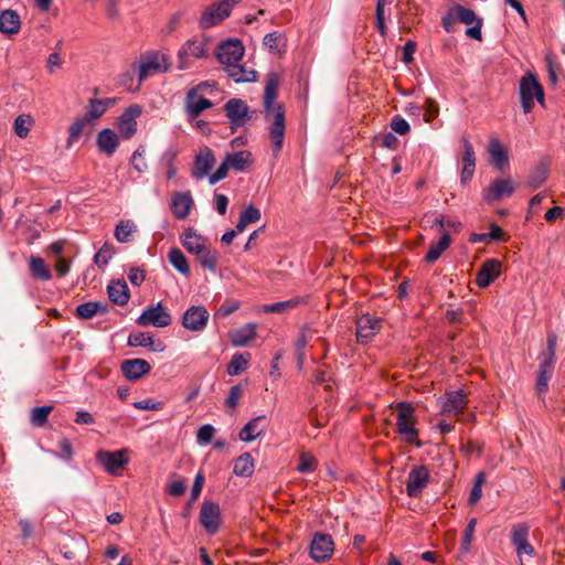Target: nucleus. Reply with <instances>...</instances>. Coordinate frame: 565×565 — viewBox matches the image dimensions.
<instances>
[{
  "label": "nucleus",
  "instance_id": "f257e3e1",
  "mask_svg": "<svg viewBox=\"0 0 565 565\" xmlns=\"http://www.w3.org/2000/svg\"><path fill=\"white\" fill-rule=\"evenodd\" d=\"M279 76L270 73L267 76L264 90L265 119L269 124L268 132L273 142V152L277 156L284 146L285 139V110L281 104H276L278 96Z\"/></svg>",
  "mask_w": 565,
  "mask_h": 565
},
{
  "label": "nucleus",
  "instance_id": "f03ea898",
  "mask_svg": "<svg viewBox=\"0 0 565 565\" xmlns=\"http://www.w3.org/2000/svg\"><path fill=\"white\" fill-rule=\"evenodd\" d=\"M396 408V433L401 436L403 441L420 447L422 444L418 439V430L415 427L417 416L414 406L407 402H399Z\"/></svg>",
  "mask_w": 565,
  "mask_h": 565
},
{
  "label": "nucleus",
  "instance_id": "7ed1b4c3",
  "mask_svg": "<svg viewBox=\"0 0 565 565\" xmlns=\"http://www.w3.org/2000/svg\"><path fill=\"white\" fill-rule=\"evenodd\" d=\"M210 39L205 35H195L189 39L178 52V67L180 70L189 68L194 60L207 56V44Z\"/></svg>",
  "mask_w": 565,
  "mask_h": 565
},
{
  "label": "nucleus",
  "instance_id": "20e7f679",
  "mask_svg": "<svg viewBox=\"0 0 565 565\" xmlns=\"http://www.w3.org/2000/svg\"><path fill=\"white\" fill-rule=\"evenodd\" d=\"M241 0H218L206 7L200 19L199 26L201 29H210L222 23L226 18L230 17L233 8Z\"/></svg>",
  "mask_w": 565,
  "mask_h": 565
},
{
  "label": "nucleus",
  "instance_id": "39448f33",
  "mask_svg": "<svg viewBox=\"0 0 565 565\" xmlns=\"http://www.w3.org/2000/svg\"><path fill=\"white\" fill-rule=\"evenodd\" d=\"M520 99L525 114L534 107V99L544 104V89L533 73H527L520 79Z\"/></svg>",
  "mask_w": 565,
  "mask_h": 565
},
{
  "label": "nucleus",
  "instance_id": "423d86ee",
  "mask_svg": "<svg viewBox=\"0 0 565 565\" xmlns=\"http://www.w3.org/2000/svg\"><path fill=\"white\" fill-rule=\"evenodd\" d=\"M223 109L226 118L228 119L232 132H235L238 128L248 122L255 113L250 111L246 102L241 98L228 99Z\"/></svg>",
  "mask_w": 565,
  "mask_h": 565
},
{
  "label": "nucleus",
  "instance_id": "0eeeda50",
  "mask_svg": "<svg viewBox=\"0 0 565 565\" xmlns=\"http://www.w3.org/2000/svg\"><path fill=\"white\" fill-rule=\"evenodd\" d=\"M169 66V58L164 53L148 52L141 55L138 65L139 82H143L147 77L154 74L167 72Z\"/></svg>",
  "mask_w": 565,
  "mask_h": 565
},
{
  "label": "nucleus",
  "instance_id": "6e6552de",
  "mask_svg": "<svg viewBox=\"0 0 565 565\" xmlns=\"http://www.w3.org/2000/svg\"><path fill=\"white\" fill-rule=\"evenodd\" d=\"M245 49L239 40H227L217 45L215 55L217 61L224 65V70L231 65L241 62Z\"/></svg>",
  "mask_w": 565,
  "mask_h": 565
},
{
  "label": "nucleus",
  "instance_id": "1a4fd4ad",
  "mask_svg": "<svg viewBox=\"0 0 565 565\" xmlns=\"http://www.w3.org/2000/svg\"><path fill=\"white\" fill-rule=\"evenodd\" d=\"M172 322L171 315L166 310L161 302L143 310L137 319V323L142 327L153 326L157 328H166Z\"/></svg>",
  "mask_w": 565,
  "mask_h": 565
},
{
  "label": "nucleus",
  "instance_id": "9d476101",
  "mask_svg": "<svg viewBox=\"0 0 565 565\" xmlns=\"http://www.w3.org/2000/svg\"><path fill=\"white\" fill-rule=\"evenodd\" d=\"M430 480V473L426 466L414 467L407 476L406 493L411 498H419Z\"/></svg>",
  "mask_w": 565,
  "mask_h": 565
},
{
  "label": "nucleus",
  "instance_id": "9b49d317",
  "mask_svg": "<svg viewBox=\"0 0 565 565\" xmlns=\"http://www.w3.org/2000/svg\"><path fill=\"white\" fill-rule=\"evenodd\" d=\"M221 509L218 503L204 501L200 511V523L209 534H215L221 526Z\"/></svg>",
  "mask_w": 565,
  "mask_h": 565
},
{
  "label": "nucleus",
  "instance_id": "f8f14e48",
  "mask_svg": "<svg viewBox=\"0 0 565 565\" xmlns=\"http://www.w3.org/2000/svg\"><path fill=\"white\" fill-rule=\"evenodd\" d=\"M96 459L105 468V470L111 475H119L128 463L126 450H100L97 452Z\"/></svg>",
  "mask_w": 565,
  "mask_h": 565
},
{
  "label": "nucleus",
  "instance_id": "ddd939ff",
  "mask_svg": "<svg viewBox=\"0 0 565 565\" xmlns=\"http://www.w3.org/2000/svg\"><path fill=\"white\" fill-rule=\"evenodd\" d=\"M334 550V543L329 534L317 533L310 544V555L316 562H326Z\"/></svg>",
  "mask_w": 565,
  "mask_h": 565
},
{
  "label": "nucleus",
  "instance_id": "4468645a",
  "mask_svg": "<svg viewBox=\"0 0 565 565\" xmlns=\"http://www.w3.org/2000/svg\"><path fill=\"white\" fill-rule=\"evenodd\" d=\"M515 191L514 181L508 179H495L483 191V199L488 203L498 202L505 196H511Z\"/></svg>",
  "mask_w": 565,
  "mask_h": 565
},
{
  "label": "nucleus",
  "instance_id": "2eb2a0df",
  "mask_svg": "<svg viewBox=\"0 0 565 565\" xmlns=\"http://www.w3.org/2000/svg\"><path fill=\"white\" fill-rule=\"evenodd\" d=\"M215 156L211 148H202L194 158L191 174L195 180H202L210 175V171L215 164Z\"/></svg>",
  "mask_w": 565,
  "mask_h": 565
},
{
  "label": "nucleus",
  "instance_id": "dca6fc26",
  "mask_svg": "<svg viewBox=\"0 0 565 565\" xmlns=\"http://www.w3.org/2000/svg\"><path fill=\"white\" fill-rule=\"evenodd\" d=\"M382 328V320L371 315H363L356 320V340L367 343Z\"/></svg>",
  "mask_w": 565,
  "mask_h": 565
},
{
  "label": "nucleus",
  "instance_id": "f3484780",
  "mask_svg": "<svg viewBox=\"0 0 565 565\" xmlns=\"http://www.w3.org/2000/svg\"><path fill=\"white\" fill-rule=\"evenodd\" d=\"M209 311L203 306H192L182 317V326L191 331H202L209 321Z\"/></svg>",
  "mask_w": 565,
  "mask_h": 565
},
{
  "label": "nucleus",
  "instance_id": "a211bd4d",
  "mask_svg": "<svg viewBox=\"0 0 565 565\" xmlns=\"http://www.w3.org/2000/svg\"><path fill=\"white\" fill-rule=\"evenodd\" d=\"M141 115L139 105H131L125 109L118 119V130L125 139L131 138L137 131L136 119Z\"/></svg>",
  "mask_w": 565,
  "mask_h": 565
},
{
  "label": "nucleus",
  "instance_id": "6ab92c4d",
  "mask_svg": "<svg viewBox=\"0 0 565 565\" xmlns=\"http://www.w3.org/2000/svg\"><path fill=\"white\" fill-rule=\"evenodd\" d=\"M204 85L205 84L202 83V84L198 85L196 87H192L186 93V99H185L186 114L192 119L199 117L205 109H209L213 106L212 102L205 97H200L196 99L199 89Z\"/></svg>",
  "mask_w": 565,
  "mask_h": 565
},
{
  "label": "nucleus",
  "instance_id": "aec40b11",
  "mask_svg": "<svg viewBox=\"0 0 565 565\" xmlns=\"http://www.w3.org/2000/svg\"><path fill=\"white\" fill-rule=\"evenodd\" d=\"M468 398L463 391H451L445 394L441 403L443 413L458 415L463 412Z\"/></svg>",
  "mask_w": 565,
  "mask_h": 565
},
{
  "label": "nucleus",
  "instance_id": "412c9836",
  "mask_svg": "<svg viewBox=\"0 0 565 565\" xmlns=\"http://www.w3.org/2000/svg\"><path fill=\"white\" fill-rule=\"evenodd\" d=\"M501 263L498 259H487L476 276V284L480 288L488 287L495 278L499 277Z\"/></svg>",
  "mask_w": 565,
  "mask_h": 565
},
{
  "label": "nucleus",
  "instance_id": "4be33fe9",
  "mask_svg": "<svg viewBox=\"0 0 565 565\" xmlns=\"http://www.w3.org/2000/svg\"><path fill=\"white\" fill-rule=\"evenodd\" d=\"M150 371L151 365L143 359H130L121 363V372L130 381H137Z\"/></svg>",
  "mask_w": 565,
  "mask_h": 565
},
{
  "label": "nucleus",
  "instance_id": "5701e85b",
  "mask_svg": "<svg viewBox=\"0 0 565 565\" xmlns=\"http://www.w3.org/2000/svg\"><path fill=\"white\" fill-rule=\"evenodd\" d=\"M193 199L190 192H175L171 199V210L175 218L184 220L190 214Z\"/></svg>",
  "mask_w": 565,
  "mask_h": 565
},
{
  "label": "nucleus",
  "instance_id": "b1692460",
  "mask_svg": "<svg viewBox=\"0 0 565 565\" xmlns=\"http://www.w3.org/2000/svg\"><path fill=\"white\" fill-rule=\"evenodd\" d=\"M128 345L148 348L150 351L153 352H162L166 349V345L162 341L154 340L147 332L131 333L128 338Z\"/></svg>",
  "mask_w": 565,
  "mask_h": 565
},
{
  "label": "nucleus",
  "instance_id": "393cba45",
  "mask_svg": "<svg viewBox=\"0 0 565 565\" xmlns=\"http://www.w3.org/2000/svg\"><path fill=\"white\" fill-rule=\"evenodd\" d=\"M462 147H463V154H462V171H461V182L466 183L469 181L473 173L476 168V156L472 145L467 138H462L461 140Z\"/></svg>",
  "mask_w": 565,
  "mask_h": 565
},
{
  "label": "nucleus",
  "instance_id": "a878e982",
  "mask_svg": "<svg viewBox=\"0 0 565 565\" xmlns=\"http://www.w3.org/2000/svg\"><path fill=\"white\" fill-rule=\"evenodd\" d=\"M21 29V19L17 11L6 9L0 13V32L9 36L18 34Z\"/></svg>",
  "mask_w": 565,
  "mask_h": 565
},
{
  "label": "nucleus",
  "instance_id": "bb28decb",
  "mask_svg": "<svg viewBox=\"0 0 565 565\" xmlns=\"http://www.w3.org/2000/svg\"><path fill=\"white\" fill-rule=\"evenodd\" d=\"M96 145L100 152L111 156L119 146V139L114 130L105 128L98 132Z\"/></svg>",
  "mask_w": 565,
  "mask_h": 565
},
{
  "label": "nucleus",
  "instance_id": "cd10ccee",
  "mask_svg": "<svg viewBox=\"0 0 565 565\" xmlns=\"http://www.w3.org/2000/svg\"><path fill=\"white\" fill-rule=\"evenodd\" d=\"M228 77L233 78L236 83H252L257 79V72L253 68H248L239 62L225 68Z\"/></svg>",
  "mask_w": 565,
  "mask_h": 565
},
{
  "label": "nucleus",
  "instance_id": "c85d7f7f",
  "mask_svg": "<svg viewBox=\"0 0 565 565\" xmlns=\"http://www.w3.org/2000/svg\"><path fill=\"white\" fill-rule=\"evenodd\" d=\"M115 100L111 98H104V99H96L90 98L88 100V105L86 107V111L84 116H86L90 122L94 125V122L99 119L107 110L108 108L114 105Z\"/></svg>",
  "mask_w": 565,
  "mask_h": 565
},
{
  "label": "nucleus",
  "instance_id": "c756f323",
  "mask_svg": "<svg viewBox=\"0 0 565 565\" xmlns=\"http://www.w3.org/2000/svg\"><path fill=\"white\" fill-rule=\"evenodd\" d=\"M109 300L118 306L128 302L130 294L127 284L124 280H113L107 287Z\"/></svg>",
  "mask_w": 565,
  "mask_h": 565
},
{
  "label": "nucleus",
  "instance_id": "7c9ffc66",
  "mask_svg": "<svg viewBox=\"0 0 565 565\" xmlns=\"http://www.w3.org/2000/svg\"><path fill=\"white\" fill-rule=\"evenodd\" d=\"M488 152L490 156V163L495 169L502 170L508 164V153L498 139L492 138L489 141Z\"/></svg>",
  "mask_w": 565,
  "mask_h": 565
},
{
  "label": "nucleus",
  "instance_id": "2f4dec72",
  "mask_svg": "<svg viewBox=\"0 0 565 565\" xmlns=\"http://www.w3.org/2000/svg\"><path fill=\"white\" fill-rule=\"evenodd\" d=\"M266 416H257L250 419L239 431V439L243 441H253L259 437L264 431L263 423Z\"/></svg>",
  "mask_w": 565,
  "mask_h": 565
},
{
  "label": "nucleus",
  "instance_id": "473e14b6",
  "mask_svg": "<svg viewBox=\"0 0 565 565\" xmlns=\"http://www.w3.org/2000/svg\"><path fill=\"white\" fill-rule=\"evenodd\" d=\"M181 242L183 247L190 254L194 255H198L206 246L204 244V238L201 235H198L192 228H188L184 231L181 237Z\"/></svg>",
  "mask_w": 565,
  "mask_h": 565
},
{
  "label": "nucleus",
  "instance_id": "72a5a7b5",
  "mask_svg": "<svg viewBox=\"0 0 565 565\" xmlns=\"http://www.w3.org/2000/svg\"><path fill=\"white\" fill-rule=\"evenodd\" d=\"M305 303H307L306 297H295L286 301L265 305L263 307V311L267 313H282Z\"/></svg>",
  "mask_w": 565,
  "mask_h": 565
},
{
  "label": "nucleus",
  "instance_id": "f704fd0d",
  "mask_svg": "<svg viewBox=\"0 0 565 565\" xmlns=\"http://www.w3.org/2000/svg\"><path fill=\"white\" fill-rule=\"evenodd\" d=\"M225 159L231 169L239 172L245 171L253 162L252 153L247 150L227 153Z\"/></svg>",
  "mask_w": 565,
  "mask_h": 565
},
{
  "label": "nucleus",
  "instance_id": "c9c22d12",
  "mask_svg": "<svg viewBox=\"0 0 565 565\" xmlns=\"http://www.w3.org/2000/svg\"><path fill=\"white\" fill-rule=\"evenodd\" d=\"M256 335V326L247 323L231 333V341L235 347H244Z\"/></svg>",
  "mask_w": 565,
  "mask_h": 565
},
{
  "label": "nucleus",
  "instance_id": "e433bc0d",
  "mask_svg": "<svg viewBox=\"0 0 565 565\" xmlns=\"http://www.w3.org/2000/svg\"><path fill=\"white\" fill-rule=\"evenodd\" d=\"M29 267L31 276L34 279L47 281L52 278L50 268L45 265L44 259L39 256H32L30 258Z\"/></svg>",
  "mask_w": 565,
  "mask_h": 565
},
{
  "label": "nucleus",
  "instance_id": "4c0bfd02",
  "mask_svg": "<svg viewBox=\"0 0 565 565\" xmlns=\"http://www.w3.org/2000/svg\"><path fill=\"white\" fill-rule=\"evenodd\" d=\"M548 172V163L546 161H541L539 164L535 166L533 171L530 173L527 178V185L533 190L542 186L547 179Z\"/></svg>",
  "mask_w": 565,
  "mask_h": 565
},
{
  "label": "nucleus",
  "instance_id": "58836bf2",
  "mask_svg": "<svg viewBox=\"0 0 565 565\" xmlns=\"http://www.w3.org/2000/svg\"><path fill=\"white\" fill-rule=\"evenodd\" d=\"M451 238L445 233L438 242L431 243L425 256L427 263H435L441 254L450 246Z\"/></svg>",
  "mask_w": 565,
  "mask_h": 565
},
{
  "label": "nucleus",
  "instance_id": "ea45409f",
  "mask_svg": "<svg viewBox=\"0 0 565 565\" xmlns=\"http://www.w3.org/2000/svg\"><path fill=\"white\" fill-rule=\"evenodd\" d=\"M196 256L200 265L203 268L209 269L211 273L216 271L220 259V253L217 250L205 246Z\"/></svg>",
  "mask_w": 565,
  "mask_h": 565
},
{
  "label": "nucleus",
  "instance_id": "a19ab883",
  "mask_svg": "<svg viewBox=\"0 0 565 565\" xmlns=\"http://www.w3.org/2000/svg\"><path fill=\"white\" fill-rule=\"evenodd\" d=\"M97 312H107V305L97 301H88L77 306L76 308V316L81 319H90Z\"/></svg>",
  "mask_w": 565,
  "mask_h": 565
},
{
  "label": "nucleus",
  "instance_id": "79ce46f5",
  "mask_svg": "<svg viewBox=\"0 0 565 565\" xmlns=\"http://www.w3.org/2000/svg\"><path fill=\"white\" fill-rule=\"evenodd\" d=\"M92 125L93 124L86 116L77 117L68 128L67 146L70 147L76 142L81 138L84 129Z\"/></svg>",
  "mask_w": 565,
  "mask_h": 565
},
{
  "label": "nucleus",
  "instance_id": "37998d69",
  "mask_svg": "<svg viewBox=\"0 0 565 565\" xmlns=\"http://www.w3.org/2000/svg\"><path fill=\"white\" fill-rule=\"evenodd\" d=\"M254 472V460L250 454L241 455L234 462V473L239 477H250Z\"/></svg>",
  "mask_w": 565,
  "mask_h": 565
},
{
  "label": "nucleus",
  "instance_id": "c03bdc74",
  "mask_svg": "<svg viewBox=\"0 0 565 565\" xmlns=\"http://www.w3.org/2000/svg\"><path fill=\"white\" fill-rule=\"evenodd\" d=\"M168 258H169V262L171 263V265L178 271H180L184 276H189L190 266H189L186 257L184 256V254L182 253L181 249H179L177 247L171 248L169 252Z\"/></svg>",
  "mask_w": 565,
  "mask_h": 565
},
{
  "label": "nucleus",
  "instance_id": "a18cd8bd",
  "mask_svg": "<svg viewBox=\"0 0 565 565\" xmlns=\"http://www.w3.org/2000/svg\"><path fill=\"white\" fill-rule=\"evenodd\" d=\"M249 363V353L242 354L236 353L232 356L228 365L227 373L232 376H236L245 371Z\"/></svg>",
  "mask_w": 565,
  "mask_h": 565
},
{
  "label": "nucleus",
  "instance_id": "49530a36",
  "mask_svg": "<svg viewBox=\"0 0 565 565\" xmlns=\"http://www.w3.org/2000/svg\"><path fill=\"white\" fill-rule=\"evenodd\" d=\"M34 124V120L31 115L29 114H22L19 115L13 124L14 132L20 138H26L32 126Z\"/></svg>",
  "mask_w": 565,
  "mask_h": 565
},
{
  "label": "nucleus",
  "instance_id": "de8ad7c7",
  "mask_svg": "<svg viewBox=\"0 0 565 565\" xmlns=\"http://www.w3.org/2000/svg\"><path fill=\"white\" fill-rule=\"evenodd\" d=\"M136 225L131 221H120L115 228V237L120 243H127L131 239Z\"/></svg>",
  "mask_w": 565,
  "mask_h": 565
},
{
  "label": "nucleus",
  "instance_id": "09e8293b",
  "mask_svg": "<svg viewBox=\"0 0 565 565\" xmlns=\"http://www.w3.org/2000/svg\"><path fill=\"white\" fill-rule=\"evenodd\" d=\"M452 12H455L456 18L459 22L471 25L477 23L478 20H482L481 18H478L473 10L466 8L460 4H456L452 8Z\"/></svg>",
  "mask_w": 565,
  "mask_h": 565
},
{
  "label": "nucleus",
  "instance_id": "8fccbe9b",
  "mask_svg": "<svg viewBox=\"0 0 565 565\" xmlns=\"http://www.w3.org/2000/svg\"><path fill=\"white\" fill-rule=\"evenodd\" d=\"M393 0H377L376 11H375V24L376 29L382 36L386 35V24H385V11L384 8L386 6H391Z\"/></svg>",
  "mask_w": 565,
  "mask_h": 565
},
{
  "label": "nucleus",
  "instance_id": "3c124183",
  "mask_svg": "<svg viewBox=\"0 0 565 565\" xmlns=\"http://www.w3.org/2000/svg\"><path fill=\"white\" fill-rule=\"evenodd\" d=\"M530 527L525 523H518L511 530V542L515 546H520L529 540Z\"/></svg>",
  "mask_w": 565,
  "mask_h": 565
},
{
  "label": "nucleus",
  "instance_id": "603ef678",
  "mask_svg": "<svg viewBox=\"0 0 565 565\" xmlns=\"http://www.w3.org/2000/svg\"><path fill=\"white\" fill-rule=\"evenodd\" d=\"M52 411L53 406L51 405L34 407L31 411V423L36 427L44 426Z\"/></svg>",
  "mask_w": 565,
  "mask_h": 565
},
{
  "label": "nucleus",
  "instance_id": "864d4df0",
  "mask_svg": "<svg viewBox=\"0 0 565 565\" xmlns=\"http://www.w3.org/2000/svg\"><path fill=\"white\" fill-rule=\"evenodd\" d=\"M114 245L111 243H104V245L100 247V249L95 254L94 256V263L98 267H103L108 264L109 259L111 258V255L114 254Z\"/></svg>",
  "mask_w": 565,
  "mask_h": 565
},
{
  "label": "nucleus",
  "instance_id": "5fc2aeb1",
  "mask_svg": "<svg viewBox=\"0 0 565 565\" xmlns=\"http://www.w3.org/2000/svg\"><path fill=\"white\" fill-rule=\"evenodd\" d=\"M484 481H486V475L483 471H480L476 476L473 487L470 491L469 500H468L469 504L475 505L481 499L482 484L484 483Z\"/></svg>",
  "mask_w": 565,
  "mask_h": 565
},
{
  "label": "nucleus",
  "instance_id": "6e6d98bb",
  "mask_svg": "<svg viewBox=\"0 0 565 565\" xmlns=\"http://www.w3.org/2000/svg\"><path fill=\"white\" fill-rule=\"evenodd\" d=\"M476 525H477V519H471V520H469V522L463 531L461 545H460V550L463 553H467L470 551Z\"/></svg>",
  "mask_w": 565,
  "mask_h": 565
},
{
  "label": "nucleus",
  "instance_id": "4d7b16f0",
  "mask_svg": "<svg viewBox=\"0 0 565 565\" xmlns=\"http://www.w3.org/2000/svg\"><path fill=\"white\" fill-rule=\"evenodd\" d=\"M317 467V461L313 456L302 452L299 458L297 470L301 473L312 472Z\"/></svg>",
  "mask_w": 565,
  "mask_h": 565
},
{
  "label": "nucleus",
  "instance_id": "13d9d810",
  "mask_svg": "<svg viewBox=\"0 0 565 565\" xmlns=\"http://www.w3.org/2000/svg\"><path fill=\"white\" fill-rule=\"evenodd\" d=\"M215 434V428L212 425H203L199 428L196 434L198 443L207 445L212 441Z\"/></svg>",
  "mask_w": 565,
  "mask_h": 565
},
{
  "label": "nucleus",
  "instance_id": "bf43d9fd",
  "mask_svg": "<svg viewBox=\"0 0 565 565\" xmlns=\"http://www.w3.org/2000/svg\"><path fill=\"white\" fill-rule=\"evenodd\" d=\"M230 169H231V167L227 163V160L224 159L223 162L220 164V167L215 170V172H213L209 175L210 184H215L218 181L225 179L227 177Z\"/></svg>",
  "mask_w": 565,
  "mask_h": 565
},
{
  "label": "nucleus",
  "instance_id": "052dcab7",
  "mask_svg": "<svg viewBox=\"0 0 565 565\" xmlns=\"http://www.w3.org/2000/svg\"><path fill=\"white\" fill-rule=\"evenodd\" d=\"M131 164L139 172H143L147 169V162L145 160V149L139 147L131 157Z\"/></svg>",
  "mask_w": 565,
  "mask_h": 565
},
{
  "label": "nucleus",
  "instance_id": "680f3d73",
  "mask_svg": "<svg viewBox=\"0 0 565 565\" xmlns=\"http://www.w3.org/2000/svg\"><path fill=\"white\" fill-rule=\"evenodd\" d=\"M260 210L254 205H248L239 215L248 225L260 220Z\"/></svg>",
  "mask_w": 565,
  "mask_h": 565
},
{
  "label": "nucleus",
  "instance_id": "e2e57ef3",
  "mask_svg": "<svg viewBox=\"0 0 565 565\" xmlns=\"http://www.w3.org/2000/svg\"><path fill=\"white\" fill-rule=\"evenodd\" d=\"M425 121L430 122L433 119H435L438 116L439 113V106L436 100L433 98H427L425 100Z\"/></svg>",
  "mask_w": 565,
  "mask_h": 565
},
{
  "label": "nucleus",
  "instance_id": "0e129e2a",
  "mask_svg": "<svg viewBox=\"0 0 565 565\" xmlns=\"http://www.w3.org/2000/svg\"><path fill=\"white\" fill-rule=\"evenodd\" d=\"M243 395V387L241 385H234L230 390V394L227 398L225 399V405L235 408L238 404V401L241 399Z\"/></svg>",
  "mask_w": 565,
  "mask_h": 565
},
{
  "label": "nucleus",
  "instance_id": "69168bd1",
  "mask_svg": "<svg viewBox=\"0 0 565 565\" xmlns=\"http://www.w3.org/2000/svg\"><path fill=\"white\" fill-rule=\"evenodd\" d=\"M391 128L399 135H406L411 130L409 124L402 117L396 116L391 121Z\"/></svg>",
  "mask_w": 565,
  "mask_h": 565
},
{
  "label": "nucleus",
  "instance_id": "338daca9",
  "mask_svg": "<svg viewBox=\"0 0 565 565\" xmlns=\"http://www.w3.org/2000/svg\"><path fill=\"white\" fill-rule=\"evenodd\" d=\"M134 406L137 409L159 411V409H162L163 403L162 402H156L152 398H147V399L135 402Z\"/></svg>",
  "mask_w": 565,
  "mask_h": 565
},
{
  "label": "nucleus",
  "instance_id": "774afa93",
  "mask_svg": "<svg viewBox=\"0 0 565 565\" xmlns=\"http://www.w3.org/2000/svg\"><path fill=\"white\" fill-rule=\"evenodd\" d=\"M214 205L218 214L224 215L227 211L228 199L221 193L214 194Z\"/></svg>",
  "mask_w": 565,
  "mask_h": 565
}]
</instances>
